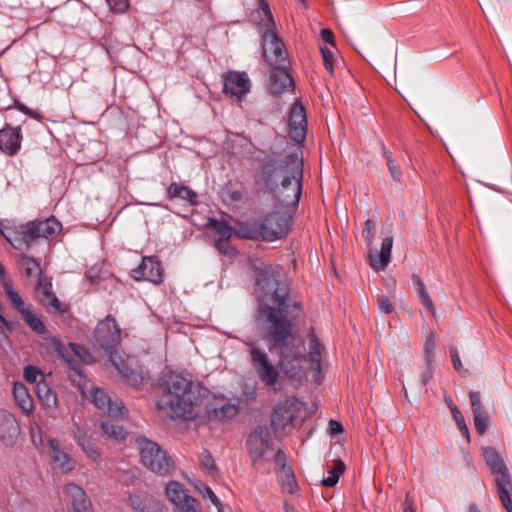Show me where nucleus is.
<instances>
[{
  "instance_id": "nucleus-1",
  "label": "nucleus",
  "mask_w": 512,
  "mask_h": 512,
  "mask_svg": "<svg viewBox=\"0 0 512 512\" xmlns=\"http://www.w3.org/2000/svg\"><path fill=\"white\" fill-rule=\"evenodd\" d=\"M256 288L259 304L255 313L256 328L270 351L278 350L280 368L293 379H300L308 363L303 347L295 343L290 313V287L281 280L279 267L266 265L257 269ZM293 307L300 308L298 302Z\"/></svg>"
},
{
  "instance_id": "nucleus-2",
  "label": "nucleus",
  "mask_w": 512,
  "mask_h": 512,
  "mask_svg": "<svg viewBox=\"0 0 512 512\" xmlns=\"http://www.w3.org/2000/svg\"><path fill=\"white\" fill-rule=\"evenodd\" d=\"M255 183L283 206L296 208L302 195L303 160L297 152L258 159Z\"/></svg>"
},
{
  "instance_id": "nucleus-3",
  "label": "nucleus",
  "mask_w": 512,
  "mask_h": 512,
  "mask_svg": "<svg viewBox=\"0 0 512 512\" xmlns=\"http://www.w3.org/2000/svg\"><path fill=\"white\" fill-rule=\"evenodd\" d=\"M203 397L200 384L189 373L170 372L159 383L156 407L167 418H192Z\"/></svg>"
},
{
  "instance_id": "nucleus-4",
  "label": "nucleus",
  "mask_w": 512,
  "mask_h": 512,
  "mask_svg": "<svg viewBox=\"0 0 512 512\" xmlns=\"http://www.w3.org/2000/svg\"><path fill=\"white\" fill-rule=\"evenodd\" d=\"M483 457L494 475V482L502 506L512 512V479L502 457L492 447L483 448Z\"/></svg>"
},
{
  "instance_id": "nucleus-5",
  "label": "nucleus",
  "mask_w": 512,
  "mask_h": 512,
  "mask_svg": "<svg viewBox=\"0 0 512 512\" xmlns=\"http://www.w3.org/2000/svg\"><path fill=\"white\" fill-rule=\"evenodd\" d=\"M137 444L141 462L150 471L161 476L170 475L174 471L173 459L157 443L146 438H139Z\"/></svg>"
},
{
  "instance_id": "nucleus-6",
  "label": "nucleus",
  "mask_w": 512,
  "mask_h": 512,
  "mask_svg": "<svg viewBox=\"0 0 512 512\" xmlns=\"http://www.w3.org/2000/svg\"><path fill=\"white\" fill-rule=\"evenodd\" d=\"M290 217L284 213L274 212L267 215L264 220L243 234L248 239L262 238L273 241L284 237L289 231Z\"/></svg>"
},
{
  "instance_id": "nucleus-7",
  "label": "nucleus",
  "mask_w": 512,
  "mask_h": 512,
  "mask_svg": "<svg viewBox=\"0 0 512 512\" xmlns=\"http://www.w3.org/2000/svg\"><path fill=\"white\" fill-rule=\"evenodd\" d=\"M249 360L258 378L266 386H274L280 376L278 367L271 361L268 353L256 341L246 342Z\"/></svg>"
},
{
  "instance_id": "nucleus-8",
  "label": "nucleus",
  "mask_w": 512,
  "mask_h": 512,
  "mask_svg": "<svg viewBox=\"0 0 512 512\" xmlns=\"http://www.w3.org/2000/svg\"><path fill=\"white\" fill-rule=\"evenodd\" d=\"M246 445L254 466H259L264 461L269 460L273 452L269 429L267 427L258 426L248 436Z\"/></svg>"
},
{
  "instance_id": "nucleus-9",
  "label": "nucleus",
  "mask_w": 512,
  "mask_h": 512,
  "mask_svg": "<svg viewBox=\"0 0 512 512\" xmlns=\"http://www.w3.org/2000/svg\"><path fill=\"white\" fill-rule=\"evenodd\" d=\"M258 16L260 18L259 24L266 28L262 35L264 58L270 65L280 66L286 59L285 45L273 30L275 23L271 26H266L264 24L266 16L264 14H258Z\"/></svg>"
},
{
  "instance_id": "nucleus-10",
  "label": "nucleus",
  "mask_w": 512,
  "mask_h": 512,
  "mask_svg": "<svg viewBox=\"0 0 512 512\" xmlns=\"http://www.w3.org/2000/svg\"><path fill=\"white\" fill-rule=\"evenodd\" d=\"M165 496L173 505L172 512H202L200 502L178 481L167 483Z\"/></svg>"
},
{
  "instance_id": "nucleus-11",
  "label": "nucleus",
  "mask_w": 512,
  "mask_h": 512,
  "mask_svg": "<svg viewBox=\"0 0 512 512\" xmlns=\"http://www.w3.org/2000/svg\"><path fill=\"white\" fill-rule=\"evenodd\" d=\"M121 341V329L115 318L108 315L98 322L94 332V345L106 353L112 351Z\"/></svg>"
},
{
  "instance_id": "nucleus-12",
  "label": "nucleus",
  "mask_w": 512,
  "mask_h": 512,
  "mask_svg": "<svg viewBox=\"0 0 512 512\" xmlns=\"http://www.w3.org/2000/svg\"><path fill=\"white\" fill-rule=\"evenodd\" d=\"M296 413V405L288 400L280 402L275 406L271 427L277 437L285 435L287 429L294 427Z\"/></svg>"
},
{
  "instance_id": "nucleus-13",
  "label": "nucleus",
  "mask_w": 512,
  "mask_h": 512,
  "mask_svg": "<svg viewBox=\"0 0 512 512\" xmlns=\"http://www.w3.org/2000/svg\"><path fill=\"white\" fill-rule=\"evenodd\" d=\"M62 229L61 223L53 216L44 220H34L25 224L26 237L35 241L39 238L51 239Z\"/></svg>"
},
{
  "instance_id": "nucleus-14",
  "label": "nucleus",
  "mask_w": 512,
  "mask_h": 512,
  "mask_svg": "<svg viewBox=\"0 0 512 512\" xmlns=\"http://www.w3.org/2000/svg\"><path fill=\"white\" fill-rule=\"evenodd\" d=\"M131 276L135 281H149L159 284L163 280V269L160 261L154 256L143 257L141 263L132 269Z\"/></svg>"
},
{
  "instance_id": "nucleus-15",
  "label": "nucleus",
  "mask_w": 512,
  "mask_h": 512,
  "mask_svg": "<svg viewBox=\"0 0 512 512\" xmlns=\"http://www.w3.org/2000/svg\"><path fill=\"white\" fill-rule=\"evenodd\" d=\"M289 136L297 143L305 140L307 132V117L304 106L295 101L289 112Z\"/></svg>"
},
{
  "instance_id": "nucleus-16",
  "label": "nucleus",
  "mask_w": 512,
  "mask_h": 512,
  "mask_svg": "<svg viewBox=\"0 0 512 512\" xmlns=\"http://www.w3.org/2000/svg\"><path fill=\"white\" fill-rule=\"evenodd\" d=\"M251 83L245 72L230 71L224 76V93L241 101L250 91Z\"/></svg>"
},
{
  "instance_id": "nucleus-17",
  "label": "nucleus",
  "mask_w": 512,
  "mask_h": 512,
  "mask_svg": "<svg viewBox=\"0 0 512 512\" xmlns=\"http://www.w3.org/2000/svg\"><path fill=\"white\" fill-rule=\"evenodd\" d=\"M92 401L99 410L111 417H123L127 413L122 401L112 400L103 389L95 388L92 390Z\"/></svg>"
},
{
  "instance_id": "nucleus-18",
  "label": "nucleus",
  "mask_w": 512,
  "mask_h": 512,
  "mask_svg": "<svg viewBox=\"0 0 512 512\" xmlns=\"http://www.w3.org/2000/svg\"><path fill=\"white\" fill-rule=\"evenodd\" d=\"M22 134L21 128L11 127L10 125H5L0 130V151L3 153L14 156L16 155L21 148Z\"/></svg>"
},
{
  "instance_id": "nucleus-19",
  "label": "nucleus",
  "mask_w": 512,
  "mask_h": 512,
  "mask_svg": "<svg viewBox=\"0 0 512 512\" xmlns=\"http://www.w3.org/2000/svg\"><path fill=\"white\" fill-rule=\"evenodd\" d=\"M20 434V427L16 418L7 411H0V440L6 445L16 442Z\"/></svg>"
},
{
  "instance_id": "nucleus-20",
  "label": "nucleus",
  "mask_w": 512,
  "mask_h": 512,
  "mask_svg": "<svg viewBox=\"0 0 512 512\" xmlns=\"http://www.w3.org/2000/svg\"><path fill=\"white\" fill-rule=\"evenodd\" d=\"M294 82L288 71L281 66L274 67L269 76V89L273 95L293 90Z\"/></svg>"
},
{
  "instance_id": "nucleus-21",
  "label": "nucleus",
  "mask_w": 512,
  "mask_h": 512,
  "mask_svg": "<svg viewBox=\"0 0 512 512\" xmlns=\"http://www.w3.org/2000/svg\"><path fill=\"white\" fill-rule=\"evenodd\" d=\"M49 457L51 461L63 472L67 473L76 468V460L60 447L59 441L56 439L48 440Z\"/></svg>"
},
{
  "instance_id": "nucleus-22",
  "label": "nucleus",
  "mask_w": 512,
  "mask_h": 512,
  "mask_svg": "<svg viewBox=\"0 0 512 512\" xmlns=\"http://www.w3.org/2000/svg\"><path fill=\"white\" fill-rule=\"evenodd\" d=\"M52 345L58 356L62 358L72 370L80 374V371L77 368V363L70 354V350L79 358L83 359V361H87L86 358L82 355H86L85 349L82 346L74 343H69L68 347H66L60 340L57 339L53 340Z\"/></svg>"
},
{
  "instance_id": "nucleus-23",
  "label": "nucleus",
  "mask_w": 512,
  "mask_h": 512,
  "mask_svg": "<svg viewBox=\"0 0 512 512\" xmlns=\"http://www.w3.org/2000/svg\"><path fill=\"white\" fill-rule=\"evenodd\" d=\"M393 247V238L388 236L383 239L380 251H370V266L375 271H383L391 261V251Z\"/></svg>"
},
{
  "instance_id": "nucleus-24",
  "label": "nucleus",
  "mask_w": 512,
  "mask_h": 512,
  "mask_svg": "<svg viewBox=\"0 0 512 512\" xmlns=\"http://www.w3.org/2000/svg\"><path fill=\"white\" fill-rule=\"evenodd\" d=\"M129 500L136 512H163L161 502L145 492H135L129 496Z\"/></svg>"
},
{
  "instance_id": "nucleus-25",
  "label": "nucleus",
  "mask_w": 512,
  "mask_h": 512,
  "mask_svg": "<svg viewBox=\"0 0 512 512\" xmlns=\"http://www.w3.org/2000/svg\"><path fill=\"white\" fill-rule=\"evenodd\" d=\"M65 495L71 502L74 512H88L91 502L83 488L75 483L67 484Z\"/></svg>"
},
{
  "instance_id": "nucleus-26",
  "label": "nucleus",
  "mask_w": 512,
  "mask_h": 512,
  "mask_svg": "<svg viewBox=\"0 0 512 512\" xmlns=\"http://www.w3.org/2000/svg\"><path fill=\"white\" fill-rule=\"evenodd\" d=\"M73 435L76 443L81 447L86 456L93 462H98L101 459V454L96 447V444L91 436L87 435L85 429L76 426L73 430Z\"/></svg>"
},
{
  "instance_id": "nucleus-27",
  "label": "nucleus",
  "mask_w": 512,
  "mask_h": 512,
  "mask_svg": "<svg viewBox=\"0 0 512 512\" xmlns=\"http://www.w3.org/2000/svg\"><path fill=\"white\" fill-rule=\"evenodd\" d=\"M239 411L237 404L220 400L207 407V415L210 420L225 421L233 418Z\"/></svg>"
},
{
  "instance_id": "nucleus-28",
  "label": "nucleus",
  "mask_w": 512,
  "mask_h": 512,
  "mask_svg": "<svg viewBox=\"0 0 512 512\" xmlns=\"http://www.w3.org/2000/svg\"><path fill=\"white\" fill-rule=\"evenodd\" d=\"M167 198L169 200L179 199L190 206L198 204V194L190 187L177 182L169 185Z\"/></svg>"
},
{
  "instance_id": "nucleus-29",
  "label": "nucleus",
  "mask_w": 512,
  "mask_h": 512,
  "mask_svg": "<svg viewBox=\"0 0 512 512\" xmlns=\"http://www.w3.org/2000/svg\"><path fill=\"white\" fill-rule=\"evenodd\" d=\"M107 354L109 355V359L112 365L124 379L133 384L138 382V375L131 368L130 357L123 358L120 354L113 350Z\"/></svg>"
},
{
  "instance_id": "nucleus-30",
  "label": "nucleus",
  "mask_w": 512,
  "mask_h": 512,
  "mask_svg": "<svg viewBox=\"0 0 512 512\" xmlns=\"http://www.w3.org/2000/svg\"><path fill=\"white\" fill-rule=\"evenodd\" d=\"M309 339V353L306 355L307 362L309 363L308 369L317 373L321 369V355L324 350L323 345L319 342L317 336L313 331L308 334Z\"/></svg>"
},
{
  "instance_id": "nucleus-31",
  "label": "nucleus",
  "mask_w": 512,
  "mask_h": 512,
  "mask_svg": "<svg viewBox=\"0 0 512 512\" xmlns=\"http://www.w3.org/2000/svg\"><path fill=\"white\" fill-rule=\"evenodd\" d=\"M13 396L16 404L25 414L32 413L34 403L28 389L22 383L16 382L13 386Z\"/></svg>"
},
{
  "instance_id": "nucleus-32",
  "label": "nucleus",
  "mask_w": 512,
  "mask_h": 512,
  "mask_svg": "<svg viewBox=\"0 0 512 512\" xmlns=\"http://www.w3.org/2000/svg\"><path fill=\"white\" fill-rule=\"evenodd\" d=\"M5 239L17 250H26L33 242L32 239L26 237L25 224L20 227V231L14 229H7L6 232H2Z\"/></svg>"
},
{
  "instance_id": "nucleus-33",
  "label": "nucleus",
  "mask_w": 512,
  "mask_h": 512,
  "mask_svg": "<svg viewBox=\"0 0 512 512\" xmlns=\"http://www.w3.org/2000/svg\"><path fill=\"white\" fill-rule=\"evenodd\" d=\"M38 399L46 409L54 410L57 407V396L45 381H40L36 387Z\"/></svg>"
},
{
  "instance_id": "nucleus-34",
  "label": "nucleus",
  "mask_w": 512,
  "mask_h": 512,
  "mask_svg": "<svg viewBox=\"0 0 512 512\" xmlns=\"http://www.w3.org/2000/svg\"><path fill=\"white\" fill-rule=\"evenodd\" d=\"M24 322L38 335H45L47 328L42 318L36 315L30 308L22 311L21 313Z\"/></svg>"
},
{
  "instance_id": "nucleus-35",
  "label": "nucleus",
  "mask_w": 512,
  "mask_h": 512,
  "mask_svg": "<svg viewBox=\"0 0 512 512\" xmlns=\"http://www.w3.org/2000/svg\"><path fill=\"white\" fill-rule=\"evenodd\" d=\"M345 470V464L341 459H336L333 462V465L328 469V476L322 479V485L325 487H334L338 481L340 476L343 474Z\"/></svg>"
},
{
  "instance_id": "nucleus-36",
  "label": "nucleus",
  "mask_w": 512,
  "mask_h": 512,
  "mask_svg": "<svg viewBox=\"0 0 512 512\" xmlns=\"http://www.w3.org/2000/svg\"><path fill=\"white\" fill-rule=\"evenodd\" d=\"M19 266L27 277L37 276L38 279L42 277L40 261L33 257L22 256L19 260Z\"/></svg>"
},
{
  "instance_id": "nucleus-37",
  "label": "nucleus",
  "mask_w": 512,
  "mask_h": 512,
  "mask_svg": "<svg viewBox=\"0 0 512 512\" xmlns=\"http://www.w3.org/2000/svg\"><path fill=\"white\" fill-rule=\"evenodd\" d=\"M278 480L284 493L294 494L299 488L292 469L278 471Z\"/></svg>"
},
{
  "instance_id": "nucleus-38",
  "label": "nucleus",
  "mask_w": 512,
  "mask_h": 512,
  "mask_svg": "<svg viewBox=\"0 0 512 512\" xmlns=\"http://www.w3.org/2000/svg\"><path fill=\"white\" fill-rule=\"evenodd\" d=\"M444 399L452 413L453 419L455 420L460 433L467 439V441H469L470 440L469 429H468V426L465 422V419H464L461 411L458 409V407L453 403V401L449 397L445 396Z\"/></svg>"
},
{
  "instance_id": "nucleus-39",
  "label": "nucleus",
  "mask_w": 512,
  "mask_h": 512,
  "mask_svg": "<svg viewBox=\"0 0 512 512\" xmlns=\"http://www.w3.org/2000/svg\"><path fill=\"white\" fill-rule=\"evenodd\" d=\"M103 432L111 439L121 441L126 438L127 431L123 426L116 424L113 420H105L101 422Z\"/></svg>"
},
{
  "instance_id": "nucleus-40",
  "label": "nucleus",
  "mask_w": 512,
  "mask_h": 512,
  "mask_svg": "<svg viewBox=\"0 0 512 512\" xmlns=\"http://www.w3.org/2000/svg\"><path fill=\"white\" fill-rule=\"evenodd\" d=\"M2 286L6 296L15 307V309H17L20 314L22 311H25L27 308L24 305V301L18 292L14 290L12 283L8 279H5L2 281Z\"/></svg>"
},
{
  "instance_id": "nucleus-41",
  "label": "nucleus",
  "mask_w": 512,
  "mask_h": 512,
  "mask_svg": "<svg viewBox=\"0 0 512 512\" xmlns=\"http://www.w3.org/2000/svg\"><path fill=\"white\" fill-rule=\"evenodd\" d=\"M208 226L212 228L219 236V239H230L232 236L231 227L224 221L216 218H210L208 220Z\"/></svg>"
},
{
  "instance_id": "nucleus-42",
  "label": "nucleus",
  "mask_w": 512,
  "mask_h": 512,
  "mask_svg": "<svg viewBox=\"0 0 512 512\" xmlns=\"http://www.w3.org/2000/svg\"><path fill=\"white\" fill-rule=\"evenodd\" d=\"M199 465L200 468L208 473L209 475H214L217 472V468L214 462V459L209 451H203L199 456Z\"/></svg>"
},
{
  "instance_id": "nucleus-43",
  "label": "nucleus",
  "mask_w": 512,
  "mask_h": 512,
  "mask_svg": "<svg viewBox=\"0 0 512 512\" xmlns=\"http://www.w3.org/2000/svg\"><path fill=\"white\" fill-rule=\"evenodd\" d=\"M24 378L27 382L35 384L36 387L40 381H45L43 373L35 366L28 365L24 368Z\"/></svg>"
},
{
  "instance_id": "nucleus-44",
  "label": "nucleus",
  "mask_w": 512,
  "mask_h": 512,
  "mask_svg": "<svg viewBox=\"0 0 512 512\" xmlns=\"http://www.w3.org/2000/svg\"><path fill=\"white\" fill-rule=\"evenodd\" d=\"M40 304L44 306L49 313H61L64 311L61 308L59 299L54 293L46 298H40Z\"/></svg>"
},
{
  "instance_id": "nucleus-45",
  "label": "nucleus",
  "mask_w": 512,
  "mask_h": 512,
  "mask_svg": "<svg viewBox=\"0 0 512 512\" xmlns=\"http://www.w3.org/2000/svg\"><path fill=\"white\" fill-rule=\"evenodd\" d=\"M36 292L39 301L40 298H46L53 294L51 280L47 277H40L36 285Z\"/></svg>"
},
{
  "instance_id": "nucleus-46",
  "label": "nucleus",
  "mask_w": 512,
  "mask_h": 512,
  "mask_svg": "<svg viewBox=\"0 0 512 512\" xmlns=\"http://www.w3.org/2000/svg\"><path fill=\"white\" fill-rule=\"evenodd\" d=\"M376 234V223L371 220L367 219L365 221V226L362 231V236L365 240V243L368 247H371L375 238Z\"/></svg>"
},
{
  "instance_id": "nucleus-47",
  "label": "nucleus",
  "mask_w": 512,
  "mask_h": 512,
  "mask_svg": "<svg viewBox=\"0 0 512 512\" xmlns=\"http://www.w3.org/2000/svg\"><path fill=\"white\" fill-rule=\"evenodd\" d=\"M469 399L471 403V410L473 412V415L477 414H483L486 413V410L484 409L482 402H481V396L479 392H470Z\"/></svg>"
},
{
  "instance_id": "nucleus-48",
  "label": "nucleus",
  "mask_w": 512,
  "mask_h": 512,
  "mask_svg": "<svg viewBox=\"0 0 512 512\" xmlns=\"http://www.w3.org/2000/svg\"><path fill=\"white\" fill-rule=\"evenodd\" d=\"M320 50H321L323 63H324L326 70L331 75H333L334 74V65H333L334 53H333V51L329 47H321Z\"/></svg>"
},
{
  "instance_id": "nucleus-49",
  "label": "nucleus",
  "mask_w": 512,
  "mask_h": 512,
  "mask_svg": "<svg viewBox=\"0 0 512 512\" xmlns=\"http://www.w3.org/2000/svg\"><path fill=\"white\" fill-rule=\"evenodd\" d=\"M195 488L201 493V495L204 498L210 499L211 502L216 507L221 506L219 499L217 498V496L215 495V493L212 491V489L210 487H208L205 484L199 483V484H195Z\"/></svg>"
},
{
  "instance_id": "nucleus-50",
  "label": "nucleus",
  "mask_w": 512,
  "mask_h": 512,
  "mask_svg": "<svg viewBox=\"0 0 512 512\" xmlns=\"http://www.w3.org/2000/svg\"><path fill=\"white\" fill-rule=\"evenodd\" d=\"M473 419H474V426H475L477 433L480 435L484 434L487 430V425H488V420H489L487 412L483 413V414L473 415Z\"/></svg>"
},
{
  "instance_id": "nucleus-51",
  "label": "nucleus",
  "mask_w": 512,
  "mask_h": 512,
  "mask_svg": "<svg viewBox=\"0 0 512 512\" xmlns=\"http://www.w3.org/2000/svg\"><path fill=\"white\" fill-rule=\"evenodd\" d=\"M215 248L224 255L233 256L235 255V250L231 247L229 243V239H217L215 240Z\"/></svg>"
},
{
  "instance_id": "nucleus-52",
  "label": "nucleus",
  "mask_w": 512,
  "mask_h": 512,
  "mask_svg": "<svg viewBox=\"0 0 512 512\" xmlns=\"http://www.w3.org/2000/svg\"><path fill=\"white\" fill-rule=\"evenodd\" d=\"M30 437L35 447H40L43 444L42 430L37 423L30 425Z\"/></svg>"
},
{
  "instance_id": "nucleus-53",
  "label": "nucleus",
  "mask_w": 512,
  "mask_h": 512,
  "mask_svg": "<svg viewBox=\"0 0 512 512\" xmlns=\"http://www.w3.org/2000/svg\"><path fill=\"white\" fill-rule=\"evenodd\" d=\"M257 14H264L266 16V20L264 22L266 26H271L274 24L273 15L271 13L268 3L265 0H260V6L259 9L257 10Z\"/></svg>"
},
{
  "instance_id": "nucleus-54",
  "label": "nucleus",
  "mask_w": 512,
  "mask_h": 512,
  "mask_svg": "<svg viewBox=\"0 0 512 512\" xmlns=\"http://www.w3.org/2000/svg\"><path fill=\"white\" fill-rule=\"evenodd\" d=\"M111 11L124 13L129 7L128 0H106Z\"/></svg>"
},
{
  "instance_id": "nucleus-55",
  "label": "nucleus",
  "mask_w": 512,
  "mask_h": 512,
  "mask_svg": "<svg viewBox=\"0 0 512 512\" xmlns=\"http://www.w3.org/2000/svg\"><path fill=\"white\" fill-rule=\"evenodd\" d=\"M433 350H434V336L430 334L427 336L424 344V356L426 362H433Z\"/></svg>"
},
{
  "instance_id": "nucleus-56",
  "label": "nucleus",
  "mask_w": 512,
  "mask_h": 512,
  "mask_svg": "<svg viewBox=\"0 0 512 512\" xmlns=\"http://www.w3.org/2000/svg\"><path fill=\"white\" fill-rule=\"evenodd\" d=\"M377 304L380 312L390 314L394 311V307L386 295H381L377 300Z\"/></svg>"
},
{
  "instance_id": "nucleus-57",
  "label": "nucleus",
  "mask_w": 512,
  "mask_h": 512,
  "mask_svg": "<svg viewBox=\"0 0 512 512\" xmlns=\"http://www.w3.org/2000/svg\"><path fill=\"white\" fill-rule=\"evenodd\" d=\"M426 363H427V366H426L425 370L422 371L420 374L421 383L423 386H426L429 383V381L432 379L433 373H434L433 362H426Z\"/></svg>"
},
{
  "instance_id": "nucleus-58",
  "label": "nucleus",
  "mask_w": 512,
  "mask_h": 512,
  "mask_svg": "<svg viewBox=\"0 0 512 512\" xmlns=\"http://www.w3.org/2000/svg\"><path fill=\"white\" fill-rule=\"evenodd\" d=\"M274 461L276 466L278 467L277 472L283 471L284 469H291L290 467L286 466V455L282 450H278L274 454Z\"/></svg>"
},
{
  "instance_id": "nucleus-59",
  "label": "nucleus",
  "mask_w": 512,
  "mask_h": 512,
  "mask_svg": "<svg viewBox=\"0 0 512 512\" xmlns=\"http://www.w3.org/2000/svg\"><path fill=\"white\" fill-rule=\"evenodd\" d=\"M420 301L422 302V304L425 306V308L431 312V313H434L435 312V309H434V303L428 293V291H424L422 292L420 295H418Z\"/></svg>"
},
{
  "instance_id": "nucleus-60",
  "label": "nucleus",
  "mask_w": 512,
  "mask_h": 512,
  "mask_svg": "<svg viewBox=\"0 0 512 512\" xmlns=\"http://www.w3.org/2000/svg\"><path fill=\"white\" fill-rule=\"evenodd\" d=\"M226 194L233 202H240L243 198V193L239 189H234L232 185L226 187Z\"/></svg>"
},
{
  "instance_id": "nucleus-61",
  "label": "nucleus",
  "mask_w": 512,
  "mask_h": 512,
  "mask_svg": "<svg viewBox=\"0 0 512 512\" xmlns=\"http://www.w3.org/2000/svg\"><path fill=\"white\" fill-rule=\"evenodd\" d=\"M387 166H388V169H389V172H390L392 178L395 181H400V179L402 177V171L398 167V165L395 163V161L389 160V163L387 164Z\"/></svg>"
},
{
  "instance_id": "nucleus-62",
  "label": "nucleus",
  "mask_w": 512,
  "mask_h": 512,
  "mask_svg": "<svg viewBox=\"0 0 512 512\" xmlns=\"http://www.w3.org/2000/svg\"><path fill=\"white\" fill-rule=\"evenodd\" d=\"M450 355H451V359H452V363H453V367L457 370V371H461L462 368H463V365L461 363V360H460V357H459V354H458V351L455 347H451L450 348Z\"/></svg>"
},
{
  "instance_id": "nucleus-63",
  "label": "nucleus",
  "mask_w": 512,
  "mask_h": 512,
  "mask_svg": "<svg viewBox=\"0 0 512 512\" xmlns=\"http://www.w3.org/2000/svg\"><path fill=\"white\" fill-rule=\"evenodd\" d=\"M328 431L331 435H338L343 432V426L336 420H330L328 423Z\"/></svg>"
},
{
  "instance_id": "nucleus-64",
  "label": "nucleus",
  "mask_w": 512,
  "mask_h": 512,
  "mask_svg": "<svg viewBox=\"0 0 512 512\" xmlns=\"http://www.w3.org/2000/svg\"><path fill=\"white\" fill-rule=\"evenodd\" d=\"M412 281L416 287L417 294L420 295L422 292L426 291V287L424 282L420 279V277L416 274L412 275Z\"/></svg>"
}]
</instances>
